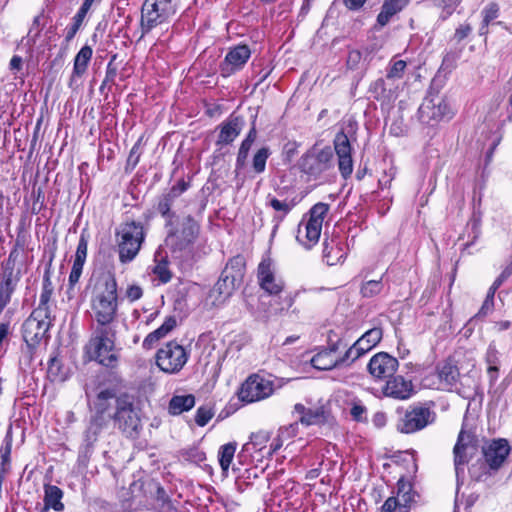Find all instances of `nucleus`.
<instances>
[{
    "mask_svg": "<svg viewBox=\"0 0 512 512\" xmlns=\"http://www.w3.org/2000/svg\"><path fill=\"white\" fill-rule=\"evenodd\" d=\"M165 228L167 230L165 243L172 259L182 265H191L200 257L196 245L200 225L191 215L170 219L166 221Z\"/></svg>",
    "mask_w": 512,
    "mask_h": 512,
    "instance_id": "obj_1",
    "label": "nucleus"
},
{
    "mask_svg": "<svg viewBox=\"0 0 512 512\" xmlns=\"http://www.w3.org/2000/svg\"><path fill=\"white\" fill-rule=\"evenodd\" d=\"M94 326H116L118 310L117 281L111 272L102 273L91 300Z\"/></svg>",
    "mask_w": 512,
    "mask_h": 512,
    "instance_id": "obj_2",
    "label": "nucleus"
},
{
    "mask_svg": "<svg viewBox=\"0 0 512 512\" xmlns=\"http://www.w3.org/2000/svg\"><path fill=\"white\" fill-rule=\"evenodd\" d=\"M52 292L53 289L51 282L46 278L40 294L38 306L32 311L30 316L22 325L23 339L30 348L37 346L40 341L47 336L55 318L54 315H52L53 310L50 303Z\"/></svg>",
    "mask_w": 512,
    "mask_h": 512,
    "instance_id": "obj_3",
    "label": "nucleus"
},
{
    "mask_svg": "<svg viewBox=\"0 0 512 512\" xmlns=\"http://www.w3.org/2000/svg\"><path fill=\"white\" fill-rule=\"evenodd\" d=\"M100 397L107 405L109 419L114 420L117 427L126 435L133 436L141 426L139 413L134 406L133 398L127 394L117 396L111 389L101 390Z\"/></svg>",
    "mask_w": 512,
    "mask_h": 512,
    "instance_id": "obj_4",
    "label": "nucleus"
},
{
    "mask_svg": "<svg viewBox=\"0 0 512 512\" xmlns=\"http://www.w3.org/2000/svg\"><path fill=\"white\" fill-rule=\"evenodd\" d=\"M115 340V326H93L92 335L85 347L89 358L103 366L114 367L119 358Z\"/></svg>",
    "mask_w": 512,
    "mask_h": 512,
    "instance_id": "obj_5",
    "label": "nucleus"
},
{
    "mask_svg": "<svg viewBox=\"0 0 512 512\" xmlns=\"http://www.w3.org/2000/svg\"><path fill=\"white\" fill-rule=\"evenodd\" d=\"M334 166V151L330 146L313 145L299 160V168L309 180H318Z\"/></svg>",
    "mask_w": 512,
    "mask_h": 512,
    "instance_id": "obj_6",
    "label": "nucleus"
},
{
    "mask_svg": "<svg viewBox=\"0 0 512 512\" xmlns=\"http://www.w3.org/2000/svg\"><path fill=\"white\" fill-rule=\"evenodd\" d=\"M116 236L119 261L129 263L138 255L146 234L141 222L130 221L121 225Z\"/></svg>",
    "mask_w": 512,
    "mask_h": 512,
    "instance_id": "obj_7",
    "label": "nucleus"
},
{
    "mask_svg": "<svg viewBox=\"0 0 512 512\" xmlns=\"http://www.w3.org/2000/svg\"><path fill=\"white\" fill-rule=\"evenodd\" d=\"M328 211L329 205L319 202L310 209L309 218L298 225L296 239L306 249L318 243Z\"/></svg>",
    "mask_w": 512,
    "mask_h": 512,
    "instance_id": "obj_8",
    "label": "nucleus"
},
{
    "mask_svg": "<svg viewBox=\"0 0 512 512\" xmlns=\"http://www.w3.org/2000/svg\"><path fill=\"white\" fill-rule=\"evenodd\" d=\"M175 13L174 0H145L141 10L142 36L168 21Z\"/></svg>",
    "mask_w": 512,
    "mask_h": 512,
    "instance_id": "obj_9",
    "label": "nucleus"
},
{
    "mask_svg": "<svg viewBox=\"0 0 512 512\" xmlns=\"http://www.w3.org/2000/svg\"><path fill=\"white\" fill-rule=\"evenodd\" d=\"M189 359V353L177 341L165 343L156 353V365L167 374L179 373Z\"/></svg>",
    "mask_w": 512,
    "mask_h": 512,
    "instance_id": "obj_10",
    "label": "nucleus"
},
{
    "mask_svg": "<svg viewBox=\"0 0 512 512\" xmlns=\"http://www.w3.org/2000/svg\"><path fill=\"white\" fill-rule=\"evenodd\" d=\"M107 405L103 402V397L97 394L93 401L92 415L89 421V425L84 432V448L88 452L92 449L99 435L104 429L107 428L110 419L106 412Z\"/></svg>",
    "mask_w": 512,
    "mask_h": 512,
    "instance_id": "obj_11",
    "label": "nucleus"
},
{
    "mask_svg": "<svg viewBox=\"0 0 512 512\" xmlns=\"http://www.w3.org/2000/svg\"><path fill=\"white\" fill-rule=\"evenodd\" d=\"M453 112L446 99L438 94L429 92L418 109V117L422 123L441 121L444 118H451Z\"/></svg>",
    "mask_w": 512,
    "mask_h": 512,
    "instance_id": "obj_12",
    "label": "nucleus"
},
{
    "mask_svg": "<svg viewBox=\"0 0 512 512\" xmlns=\"http://www.w3.org/2000/svg\"><path fill=\"white\" fill-rule=\"evenodd\" d=\"M346 129L347 131H339L333 141L334 151L338 158V169L344 179L349 178L353 172L352 147L349 135L355 133V124L349 122Z\"/></svg>",
    "mask_w": 512,
    "mask_h": 512,
    "instance_id": "obj_13",
    "label": "nucleus"
},
{
    "mask_svg": "<svg viewBox=\"0 0 512 512\" xmlns=\"http://www.w3.org/2000/svg\"><path fill=\"white\" fill-rule=\"evenodd\" d=\"M273 392V381L259 374H252L241 385L238 397L242 402L253 403L270 397Z\"/></svg>",
    "mask_w": 512,
    "mask_h": 512,
    "instance_id": "obj_14",
    "label": "nucleus"
},
{
    "mask_svg": "<svg viewBox=\"0 0 512 512\" xmlns=\"http://www.w3.org/2000/svg\"><path fill=\"white\" fill-rule=\"evenodd\" d=\"M436 414L433 410L424 406H415L407 410L397 423V430L410 434L424 429L435 421Z\"/></svg>",
    "mask_w": 512,
    "mask_h": 512,
    "instance_id": "obj_15",
    "label": "nucleus"
},
{
    "mask_svg": "<svg viewBox=\"0 0 512 512\" xmlns=\"http://www.w3.org/2000/svg\"><path fill=\"white\" fill-rule=\"evenodd\" d=\"M243 266L241 257L231 259L216 282L214 291L223 297H229L235 289L236 280L242 276Z\"/></svg>",
    "mask_w": 512,
    "mask_h": 512,
    "instance_id": "obj_16",
    "label": "nucleus"
},
{
    "mask_svg": "<svg viewBox=\"0 0 512 512\" xmlns=\"http://www.w3.org/2000/svg\"><path fill=\"white\" fill-rule=\"evenodd\" d=\"M476 450V440L472 433L461 429L454 446V466L456 475L459 476L464 466L469 462Z\"/></svg>",
    "mask_w": 512,
    "mask_h": 512,
    "instance_id": "obj_17",
    "label": "nucleus"
},
{
    "mask_svg": "<svg viewBox=\"0 0 512 512\" xmlns=\"http://www.w3.org/2000/svg\"><path fill=\"white\" fill-rule=\"evenodd\" d=\"M399 367L398 360L386 352L376 353L371 357L367 370L375 379H387L392 377Z\"/></svg>",
    "mask_w": 512,
    "mask_h": 512,
    "instance_id": "obj_18",
    "label": "nucleus"
},
{
    "mask_svg": "<svg viewBox=\"0 0 512 512\" xmlns=\"http://www.w3.org/2000/svg\"><path fill=\"white\" fill-rule=\"evenodd\" d=\"M251 56V50L248 45H236L226 54L224 60L220 63V73L223 77H229L235 72L241 70Z\"/></svg>",
    "mask_w": 512,
    "mask_h": 512,
    "instance_id": "obj_19",
    "label": "nucleus"
},
{
    "mask_svg": "<svg viewBox=\"0 0 512 512\" xmlns=\"http://www.w3.org/2000/svg\"><path fill=\"white\" fill-rule=\"evenodd\" d=\"M383 333L381 328L374 327L366 331L346 352L345 358H350L353 363L361 356L374 348L382 339Z\"/></svg>",
    "mask_w": 512,
    "mask_h": 512,
    "instance_id": "obj_20",
    "label": "nucleus"
},
{
    "mask_svg": "<svg viewBox=\"0 0 512 512\" xmlns=\"http://www.w3.org/2000/svg\"><path fill=\"white\" fill-rule=\"evenodd\" d=\"M510 446L505 439L493 440L482 448L485 463L490 470L497 471L507 459Z\"/></svg>",
    "mask_w": 512,
    "mask_h": 512,
    "instance_id": "obj_21",
    "label": "nucleus"
},
{
    "mask_svg": "<svg viewBox=\"0 0 512 512\" xmlns=\"http://www.w3.org/2000/svg\"><path fill=\"white\" fill-rule=\"evenodd\" d=\"M433 377H435L437 381H433L432 385L439 390L452 391L458 389L460 373L456 365L449 362L439 364L436 367Z\"/></svg>",
    "mask_w": 512,
    "mask_h": 512,
    "instance_id": "obj_22",
    "label": "nucleus"
},
{
    "mask_svg": "<svg viewBox=\"0 0 512 512\" xmlns=\"http://www.w3.org/2000/svg\"><path fill=\"white\" fill-rule=\"evenodd\" d=\"M260 287L270 295H278L284 288L283 280L276 276L270 260H263L258 266Z\"/></svg>",
    "mask_w": 512,
    "mask_h": 512,
    "instance_id": "obj_23",
    "label": "nucleus"
},
{
    "mask_svg": "<svg viewBox=\"0 0 512 512\" xmlns=\"http://www.w3.org/2000/svg\"><path fill=\"white\" fill-rule=\"evenodd\" d=\"M323 259L332 266L342 262L347 255V246L340 234H332L323 243Z\"/></svg>",
    "mask_w": 512,
    "mask_h": 512,
    "instance_id": "obj_24",
    "label": "nucleus"
},
{
    "mask_svg": "<svg viewBox=\"0 0 512 512\" xmlns=\"http://www.w3.org/2000/svg\"><path fill=\"white\" fill-rule=\"evenodd\" d=\"M414 392L413 383L411 380H406L403 376H392L387 378L386 384L383 387V394L397 400H407Z\"/></svg>",
    "mask_w": 512,
    "mask_h": 512,
    "instance_id": "obj_25",
    "label": "nucleus"
},
{
    "mask_svg": "<svg viewBox=\"0 0 512 512\" xmlns=\"http://www.w3.org/2000/svg\"><path fill=\"white\" fill-rule=\"evenodd\" d=\"M243 120L241 117L231 115L220 126L217 145H228L232 143L241 133Z\"/></svg>",
    "mask_w": 512,
    "mask_h": 512,
    "instance_id": "obj_26",
    "label": "nucleus"
},
{
    "mask_svg": "<svg viewBox=\"0 0 512 512\" xmlns=\"http://www.w3.org/2000/svg\"><path fill=\"white\" fill-rule=\"evenodd\" d=\"M266 205L271 207L276 214L273 216V231L274 234L276 230L278 229L280 223L283 221V219L291 212V210L295 206V202L293 200L284 199L280 200L276 198L275 196L268 194L266 197Z\"/></svg>",
    "mask_w": 512,
    "mask_h": 512,
    "instance_id": "obj_27",
    "label": "nucleus"
},
{
    "mask_svg": "<svg viewBox=\"0 0 512 512\" xmlns=\"http://www.w3.org/2000/svg\"><path fill=\"white\" fill-rule=\"evenodd\" d=\"M310 362L315 369L331 370L347 362H350V358H345V354L340 357L330 355V352H326L322 349L311 358Z\"/></svg>",
    "mask_w": 512,
    "mask_h": 512,
    "instance_id": "obj_28",
    "label": "nucleus"
},
{
    "mask_svg": "<svg viewBox=\"0 0 512 512\" xmlns=\"http://www.w3.org/2000/svg\"><path fill=\"white\" fill-rule=\"evenodd\" d=\"M93 50L90 46H83L80 51L76 54L73 63V71L70 77L69 86L81 78L87 71L88 64L92 58Z\"/></svg>",
    "mask_w": 512,
    "mask_h": 512,
    "instance_id": "obj_29",
    "label": "nucleus"
},
{
    "mask_svg": "<svg viewBox=\"0 0 512 512\" xmlns=\"http://www.w3.org/2000/svg\"><path fill=\"white\" fill-rule=\"evenodd\" d=\"M410 0H384L381 11L377 16V25L386 26L391 18L401 12Z\"/></svg>",
    "mask_w": 512,
    "mask_h": 512,
    "instance_id": "obj_30",
    "label": "nucleus"
},
{
    "mask_svg": "<svg viewBox=\"0 0 512 512\" xmlns=\"http://www.w3.org/2000/svg\"><path fill=\"white\" fill-rule=\"evenodd\" d=\"M63 491L51 484H46L44 486V506L41 509V512H48L50 509H53L56 512H61L64 510V504L62 503Z\"/></svg>",
    "mask_w": 512,
    "mask_h": 512,
    "instance_id": "obj_31",
    "label": "nucleus"
},
{
    "mask_svg": "<svg viewBox=\"0 0 512 512\" xmlns=\"http://www.w3.org/2000/svg\"><path fill=\"white\" fill-rule=\"evenodd\" d=\"M176 324L177 321L174 316L167 317L164 323L159 328L149 333L145 337L143 341V347L146 349H150L157 341H159L161 338L165 337L169 332H171L176 327Z\"/></svg>",
    "mask_w": 512,
    "mask_h": 512,
    "instance_id": "obj_32",
    "label": "nucleus"
},
{
    "mask_svg": "<svg viewBox=\"0 0 512 512\" xmlns=\"http://www.w3.org/2000/svg\"><path fill=\"white\" fill-rule=\"evenodd\" d=\"M195 406V396L192 394L174 395L168 405V412L171 415H180L191 410Z\"/></svg>",
    "mask_w": 512,
    "mask_h": 512,
    "instance_id": "obj_33",
    "label": "nucleus"
},
{
    "mask_svg": "<svg viewBox=\"0 0 512 512\" xmlns=\"http://www.w3.org/2000/svg\"><path fill=\"white\" fill-rule=\"evenodd\" d=\"M485 363L487 364V374L490 386H493L499 378L500 366L499 352L494 345H489L485 354Z\"/></svg>",
    "mask_w": 512,
    "mask_h": 512,
    "instance_id": "obj_34",
    "label": "nucleus"
},
{
    "mask_svg": "<svg viewBox=\"0 0 512 512\" xmlns=\"http://www.w3.org/2000/svg\"><path fill=\"white\" fill-rule=\"evenodd\" d=\"M256 136H257V131H256L255 126L253 125L251 127V129L249 130L247 136L245 137V139L242 141V143L240 145V148H239V151L237 154V158H236V163H235V171L236 172H238L239 170L244 168V166L246 165V160H247L249 151L256 139Z\"/></svg>",
    "mask_w": 512,
    "mask_h": 512,
    "instance_id": "obj_35",
    "label": "nucleus"
},
{
    "mask_svg": "<svg viewBox=\"0 0 512 512\" xmlns=\"http://www.w3.org/2000/svg\"><path fill=\"white\" fill-rule=\"evenodd\" d=\"M270 440V433L268 431H258L252 433L250 436V440L246 442L242 451L252 454L253 452H262L267 448V443Z\"/></svg>",
    "mask_w": 512,
    "mask_h": 512,
    "instance_id": "obj_36",
    "label": "nucleus"
},
{
    "mask_svg": "<svg viewBox=\"0 0 512 512\" xmlns=\"http://www.w3.org/2000/svg\"><path fill=\"white\" fill-rule=\"evenodd\" d=\"M237 449L236 442H229L220 447L218 452V459L220 467L223 471H228L230 464L234 458Z\"/></svg>",
    "mask_w": 512,
    "mask_h": 512,
    "instance_id": "obj_37",
    "label": "nucleus"
},
{
    "mask_svg": "<svg viewBox=\"0 0 512 512\" xmlns=\"http://www.w3.org/2000/svg\"><path fill=\"white\" fill-rule=\"evenodd\" d=\"M369 93L377 101L387 102L391 98V90L386 88L383 78H379L370 84Z\"/></svg>",
    "mask_w": 512,
    "mask_h": 512,
    "instance_id": "obj_38",
    "label": "nucleus"
},
{
    "mask_svg": "<svg viewBox=\"0 0 512 512\" xmlns=\"http://www.w3.org/2000/svg\"><path fill=\"white\" fill-rule=\"evenodd\" d=\"M175 200L176 199L168 192L163 194L158 200L156 209L161 216L165 218V222L170 219L180 218L179 216H176L175 213L171 212V207Z\"/></svg>",
    "mask_w": 512,
    "mask_h": 512,
    "instance_id": "obj_39",
    "label": "nucleus"
},
{
    "mask_svg": "<svg viewBox=\"0 0 512 512\" xmlns=\"http://www.w3.org/2000/svg\"><path fill=\"white\" fill-rule=\"evenodd\" d=\"M483 21L479 29L480 35L488 34L489 24L499 16V5L495 2L489 3L482 10Z\"/></svg>",
    "mask_w": 512,
    "mask_h": 512,
    "instance_id": "obj_40",
    "label": "nucleus"
},
{
    "mask_svg": "<svg viewBox=\"0 0 512 512\" xmlns=\"http://www.w3.org/2000/svg\"><path fill=\"white\" fill-rule=\"evenodd\" d=\"M88 238V234L85 231H82V233L80 234L73 263L84 266L87 257Z\"/></svg>",
    "mask_w": 512,
    "mask_h": 512,
    "instance_id": "obj_41",
    "label": "nucleus"
},
{
    "mask_svg": "<svg viewBox=\"0 0 512 512\" xmlns=\"http://www.w3.org/2000/svg\"><path fill=\"white\" fill-rule=\"evenodd\" d=\"M271 152L268 147L260 148L253 157L252 166L256 173L260 174L265 171L266 161Z\"/></svg>",
    "mask_w": 512,
    "mask_h": 512,
    "instance_id": "obj_42",
    "label": "nucleus"
},
{
    "mask_svg": "<svg viewBox=\"0 0 512 512\" xmlns=\"http://www.w3.org/2000/svg\"><path fill=\"white\" fill-rule=\"evenodd\" d=\"M383 287L381 280H369L361 285L360 293L365 298H371L379 295L382 292Z\"/></svg>",
    "mask_w": 512,
    "mask_h": 512,
    "instance_id": "obj_43",
    "label": "nucleus"
},
{
    "mask_svg": "<svg viewBox=\"0 0 512 512\" xmlns=\"http://www.w3.org/2000/svg\"><path fill=\"white\" fill-rule=\"evenodd\" d=\"M324 420V410L322 408L308 409L304 416L299 418V421L306 425H315Z\"/></svg>",
    "mask_w": 512,
    "mask_h": 512,
    "instance_id": "obj_44",
    "label": "nucleus"
},
{
    "mask_svg": "<svg viewBox=\"0 0 512 512\" xmlns=\"http://www.w3.org/2000/svg\"><path fill=\"white\" fill-rule=\"evenodd\" d=\"M116 55H113L107 64L105 78L100 86L102 91L106 86L115 84V79L118 73V67L115 64Z\"/></svg>",
    "mask_w": 512,
    "mask_h": 512,
    "instance_id": "obj_45",
    "label": "nucleus"
},
{
    "mask_svg": "<svg viewBox=\"0 0 512 512\" xmlns=\"http://www.w3.org/2000/svg\"><path fill=\"white\" fill-rule=\"evenodd\" d=\"M275 303H271L270 306L272 311L275 314H281L285 311H288L289 308L294 303V297L291 294H286L285 296H280L278 299L274 300Z\"/></svg>",
    "mask_w": 512,
    "mask_h": 512,
    "instance_id": "obj_46",
    "label": "nucleus"
},
{
    "mask_svg": "<svg viewBox=\"0 0 512 512\" xmlns=\"http://www.w3.org/2000/svg\"><path fill=\"white\" fill-rule=\"evenodd\" d=\"M406 62L404 60L391 61L387 70V79H401L406 69Z\"/></svg>",
    "mask_w": 512,
    "mask_h": 512,
    "instance_id": "obj_47",
    "label": "nucleus"
},
{
    "mask_svg": "<svg viewBox=\"0 0 512 512\" xmlns=\"http://www.w3.org/2000/svg\"><path fill=\"white\" fill-rule=\"evenodd\" d=\"M412 486L406 481L403 477L400 478L397 482V495L401 497L404 502V506L412 501L411 495Z\"/></svg>",
    "mask_w": 512,
    "mask_h": 512,
    "instance_id": "obj_48",
    "label": "nucleus"
},
{
    "mask_svg": "<svg viewBox=\"0 0 512 512\" xmlns=\"http://www.w3.org/2000/svg\"><path fill=\"white\" fill-rule=\"evenodd\" d=\"M214 416V412L211 408L201 406L197 409L195 414V422L198 426H205Z\"/></svg>",
    "mask_w": 512,
    "mask_h": 512,
    "instance_id": "obj_49",
    "label": "nucleus"
},
{
    "mask_svg": "<svg viewBox=\"0 0 512 512\" xmlns=\"http://www.w3.org/2000/svg\"><path fill=\"white\" fill-rule=\"evenodd\" d=\"M86 15L80 13L77 11V13L75 14V16L73 17V24L71 25V27L68 29L67 33H66V41H70L74 38V36L76 35L77 31L79 30V28L81 27L84 19H85Z\"/></svg>",
    "mask_w": 512,
    "mask_h": 512,
    "instance_id": "obj_50",
    "label": "nucleus"
},
{
    "mask_svg": "<svg viewBox=\"0 0 512 512\" xmlns=\"http://www.w3.org/2000/svg\"><path fill=\"white\" fill-rule=\"evenodd\" d=\"M153 273L158 277V279L162 282V283H167L171 280V272L170 270L168 269V266H167V263L166 262H160L158 263L154 269H153Z\"/></svg>",
    "mask_w": 512,
    "mask_h": 512,
    "instance_id": "obj_51",
    "label": "nucleus"
},
{
    "mask_svg": "<svg viewBox=\"0 0 512 512\" xmlns=\"http://www.w3.org/2000/svg\"><path fill=\"white\" fill-rule=\"evenodd\" d=\"M364 59V54L360 50H350L347 56V65L351 69L358 67L360 61Z\"/></svg>",
    "mask_w": 512,
    "mask_h": 512,
    "instance_id": "obj_52",
    "label": "nucleus"
},
{
    "mask_svg": "<svg viewBox=\"0 0 512 512\" xmlns=\"http://www.w3.org/2000/svg\"><path fill=\"white\" fill-rule=\"evenodd\" d=\"M39 20H40V17L39 16H36L33 20V24H32V27L30 28L28 34H27V44L29 45H34L36 43V40L40 34V29H39Z\"/></svg>",
    "mask_w": 512,
    "mask_h": 512,
    "instance_id": "obj_53",
    "label": "nucleus"
},
{
    "mask_svg": "<svg viewBox=\"0 0 512 512\" xmlns=\"http://www.w3.org/2000/svg\"><path fill=\"white\" fill-rule=\"evenodd\" d=\"M436 5L443 8L446 15L443 17L444 19L451 15L456 6L459 4L460 0H434Z\"/></svg>",
    "mask_w": 512,
    "mask_h": 512,
    "instance_id": "obj_54",
    "label": "nucleus"
},
{
    "mask_svg": "<svg viewBox=\"0 0 512 512\" xmlns=\"http://www.w3.org/2000/svg\"><path fill=\"white\" fill-rule=\"evenodd\" d=\"M278 432L280 433V437H284V440L293 438L298 433V422L281 427Z\"/></svg>",
    "mask_w": 512,
    "mask_h": 512,
    "instance_id": "obj_55",
    "label": "nucleus"
},
{
    "mask_svg": "<svg viewBox=\"0 0 512 512\" xmlns=\"http://www.w3.org/2000/svg\"><path fill=\"white\" fill-rule=\"evenodd\" d=\"M83 266L80 264L73 263L72 269L69 275V285L73 287L80 279L82 274Z\"/></svg>",
    "mask_w": 512,
    "mask_h": 512,
    "instance_id": "obj_56",
    "label": "nucleus"
},
{
    "mask_svg": "<svg viewBox=\"0 0 512 512\" xmlns=\"http://www.w3.org/2000/svg\"><path fill=\"white\" fill-rule=\"evenodd\" d=\"M188 189V183L183 179L179 180L171 189L168 191L175 199H177L183 192Z\"/></svg>",
    "mask_w": 512,
    "mask_h": 512,
    "instance_id": "obj_57",
    "label": "nucleus"
},
{
    "mask_svg": "<svg viewBox=\"0 0 512 512\" xmlns=\"http://www.w3.org/2000/svg\"><path fill=\"white\" fill-rule=\"evenodd\" d=\"M367 412L366 407L361 404H354L351 408V416L356 421H363L366 419L365 414Z\"/></svg>",
    "mask_w": 512,
    "mask_h": 512,
    "instance_id": "obj_58",
    "label": "nucleus"
},
{
    "mask_svg": "<svg viewBox=\"0 0 512 512\" xmlns=\"http://www.w3.org/2000/svg\"><path fill=\"white\" fill-rule=\"evenodd\" d=\"M143 295V290L138 285H131L127 288L126 296L131 301L134 302L140 299Z\"/></svg>",
    "mask_w": 512,
    "mask_h": 512,
    "instance_id": "obj_59",
    "label": "nucleus"
},
{
    "mask_svg": "<svg viewBox=\"0 0 512 512\" xmlns=\"http://www.w3.org/2000/svg\"><path fill=\"white\" fill-rule=\"evenodd\" d=\"M401 506L396 497H389L381 507V512H395L397 507Z\"/></svg>",
    "mask_w": 512,
    "mask_h": 512,
    "instance_id": "obj_60",
    "label": "nucleus"
},
{
    "mask_svg": "<svg viewBox=\"0 0 512 512\" xmlns=\"http://www.w3.org/2000/svg\"><path fill=\"white\" fill-rule=\"evenodd\" d=\"M472 31V28L469 24L460 25L454 34L455 39L460 42L465 39Z\"/></svg>",
    "mask_w": 512,
    "mask_h": 512,
    "instance_id": "obj_61",
    "label": "nucleus"
},
{
    "mask_svg": "<svg viewBox=\"0 0 512 512\" xmlns=\"http://www.w3.org/2000/svg\"><path fill=\"white\" fill-rule=\"evenodd\" d=\"M1 466H2V472H6V466L10 463V454H11V445L7 444L5 447H2L1 450Z\"/></svg>",
    "mask_w": 512,
    "mask_h": 512,
    "instance_id": "obj_62",
    "label": "nucleus"
},
{
    "mask_svg": "<svg viewBox=\"0 0 512 512\" xmlns=\"http://www.w3.org/2000/svg\"><path fill=\"white\" fill-rule=\"evenodd\" d=\"M284 441V437H280V433L278 432L277 437L273 440V442L270 445V448L267 450V455L271 457L276 451H278L283 446Z\"/></svg>",
    "mask_w": 512,
    "mask_h": 512,
    "instance_id": "obj_63",
    "label": "nucleus"
},
{
    "mask_svg": "<svg viewBox=\"0 0 512 512\" xmlns=\"http://www.w3.org/2000/svg\"><path fill=\"white\" fill-rule=\"evenodd\" d=\"M512 275V266L506 267L501 274L496 278L493 284L500 287Z\"/></svg>",
    "mask_w": 512,
    "mask_h": 512,
    "instance_id": "obj_64",
    "label": "nucleus"
}]
</instances>
